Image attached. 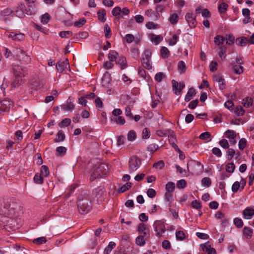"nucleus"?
Segmentation results:
<instances>
[{
  "label": "nucleus",
  "mask_w": 254,
  "mask_h": 254,
  "mask_svg": "<svg viewBox=\"0 0 254 254\" xmlns=\"http://www.w3.org/2000/svg\"><path fill=\"white\" fill-rule=\"evenodd\" d=\"M175 188V184L172 182L167 183L165 186L166 191L167 192H173Z\"/></svg>",
  "instance_id": "7c9ffc66"
},
{
  "label": "nucleus",
  "mask_w": 254,
  "mask_h": 254,
  "mask_svg": "<svg viewBox=\"0 0 254 254\" xmlns=\"http://www.w3.org/2000/svg\"><path fill=\"white\" fill-rule=\"evenodd\" d=\"M12 70L15 77H22L27 73L26 68L22 65L13 64Z\"/></svg>",
  "instance_id": "20e7f679"
},
{
  "label": "nucleus",
  "mask_w": 254,
  "mask_h": 254,
  "mask_svg": "<svg viewBox=\"0 0 254 254\" xmlns=\"http://www.w3.org/2000/svg\"><path fill=\"white\" fill-rule=\"evenodd\" d=\"M118 57L119 54L115 51H111L108 54V59L110 62L116 61Z\"/></svg>",
  "instance_id": "a878e982"
},
{
  "label": "nucleus",
  "mask_w": 254,
  "mask_h": 254,
  "mask_svg": "<svg viewBox=\"0 0 254 254\" xmlns=\"http://www.w3.org/2000/svg\"><path fill=\"white\" fill-rule=\"evenodd\" d=\"M220 145L225 149H228L229 145L227 139H223L219 141V142Z\"/></svg>",
  "instance_id": "0e129e2a"
},
{
  "label": "nucleus",
  "mask_w": 254,
  "mask_h": 254,
  "mask_svg": "<svg viewBox=\"0 0 254 254\" xmlns=\"http://www.w3.org/2000/svg\"><path fill=\"white\" fill-rule=\"evenodd\" d=\"M214 81L218 83V86L220 90H223L225 88V83L224 79L220 75H215L213 76Z\"/></svg>",
  "instance_id": "ddd939ff"
},
{
  "label": "nucleus",
  "mask_w": 254,
  "mask_h": 254,
  "mask_svg": "<svg viewBox=\"0 0 254 254\" xmlns=\"http://www.w3.org/2000/svg\"><path fill=\"white\" fill-rule=\"evenodd\" d=\"M141 165V160L137 156H133L129 161V171L130 173L136 171Z\"/></svg>",
  "instance_id": "39448f33"
},
{
  "label": "nucleus",
  "mask_w": 254,
  "mask_h": 254,
  "mask_svg": "<svg viewBox=\"0 0 254 254\" xmlns=\"http://www.w3.org/2000/svg\"><path fill=\"white\" fill-rule=\"evenodd\" d=\"M243 215L245 219H251L254 215V209L247 207L243 210Z\"/></svg>",
  "instance_id": "4468645a"
},
{
  "label": "nucleus",
  "mask_w": 254,
  "mask_h": 254,
  "mask_svg": "<svg viewBox=\"0 0 254 254\" xmlns=\"http://www.w3.org/2000/svg\"><path fill=\"white\" fill-rule=\"evenodd\" d=\"M7 218L5 216H1L0 215V225H3L4 226H8V225H14L13 224L15 222V220L13 219H10L8 221H7V222L6 224H5L6 219Z\"/></svg>",
  "instance_id": "4be33fe9"
},
{
  "label": "nucleus",
  "mask_w": 254,
  "mask_h": 254,
  "mask_svg": "<svg viewBox=\"0 0 254 254\" xmlns=\"http://www.w3.org/2000/svg\"><path fill=\"white\" fill-rule=\"evenodd\" d=\"M98 17L99 20L102 22L106 21V12L104 9H101L97 12Z\"/></svg>",
  "instance_id": "c85d7f7f"
},
{
  "label": "nucleus",
  "mask_w": 254,
  "mask_h": 254,
  "mask_svg": "<svg viewBox=\"0 0 254 254\" xmlns=\"http://www.w3.org/2000/svg\"><path fill=\"white\" fill-rule=\"evenodd\" d=\"M228 151L226 152L227 158L229 160H231L233 158L235 153V150L232 148L228 149Z\"/></svg>",
  "instance_id": "4d7b16f0"
},
{
  "label": "nucleus",
  "mask_w": 254,
  "mask_h": 254,
  "mask_svg": "<svg viewBox=\"0 0 254 254\" xmlns=\"http://www.w3.org/2000/svg\"><path fill=\"white\" fill-rule=\"evenodd\" d=\"M235 166L233 163H229L226 166V170L229 173L234 172Z\"/></svg>",
  "instance_id": "8fccbe9b"
},
{
  "label": "nucleus",
  "mask_w": 254,
  "mask_h": 254,
  "mask_svg": "<svg viewBox=\"0 0 254 254\" xmlns=\"http://www.w3.org/2000/svg\"><path fill=\"white\" fill-rule=\"evenodd\" d=\"M172 83L174 93L176 95H180L182 93V90L185 88V83L184 82H180L179 83L175 80H173Z\"/></svg>",
  "instance_id": "6e6552de"
},
{
  "label": "nucleus",
  "mask_w": 254,
  "mask_h": 254,
  "mask_svg": "<svg viewBox=\"0 0 254 254\" xmlns=\"http://www.w3.org/2000/svg\"><path fill=\"white\" fill-rule=\"evenodd\" d=\"M195 94H196V92H195V89L193 88H190L189 89L188 92L185 96V100L186 102H189V101H190L191 100V99L193 96H194Z\"/></svg>",
  "instance_id": "5701e85b"
},
{
  "label": "nucleus",
  "mask_w": 254,
  "mask_h": 254,
  "mask_svg": "<svg viewBox=\"0 0 254 254\" xmlns=\"http://www.w3.org/2000/svg\"><path fill=\"white\" fill-rule=\"evenodd\" d=\"M58 155H63L66 152V148L64 146H59L56 149Z\"/></svg>",
  "instance_id": "bf43d9fd"
},
{
  "label": "nucleus",
  "mask_w": 254,
  "mask_h": 254,
  "mask_svg": "<svg viewBox=\"0 0 254 254\" xmlns=\"http://www.w3.org/2000/svg\"><path fill=\"white\" fill-rule=\"evenodd\" d=\"M196 16L192 12H188L185 15V19L190 28H194L196 25Z\"/></svg>",
  "instance_id": "9d476101"
},
{
  "label": "nucleus",
  "mask_w": 254,
  "mask_h": 254,
  "mask_svg": "<svg viewBox=\"0 0 254 254\" xmlns=\"http://www.w3.org/2000/svg\"><path fill=\"white\" fill-rule=\"evenodd\" d=\"M176 237L177 240L183 241L185 239L186 235L182 231H178L176 232Z\"/></svg>",
  "instance_id": "79ce46f5"
},
{
  "label": "nucleus",
  "mask_w": 254,
  "mask_h": 254,
  "mask_svg": "<svg viewBox=\"0 0 254 254\" xmlns=\"http://www.w3.org/2000/svg\"><path fill=\"white\" fill-rule=\"evenodd\" d=\"M151 53L148 50H145L142 55L141 62L143 66L148 69L152 68L151 62L150 61Z\"/></svg>",
  "instance_id": "423d86ee"
},
{
  "label": "nucleus",
  "mask_w": 254,
  "mask_h": 254,
  "mask_svg": "<svg viewBox=\"0 0 254 254\" xmlns=\"http://www.w3.org/2000/svg\"><path fill=\"white\" fill-rule=\"evenodd\" d=\"M179 40V36L176 34L173 35L172 37L169 40V45L170 46L175 45Z\"/></svg>",
  "instance_id": "a18cd8bd"
},
{
  "label": "nucleus",
  "mask_w": 254,
  "mask_h": 254,
  "mask_svg": "<svg viewBox=\"0 0 254 254\" xmlns=\"http://www.w3.org/2000/svg\"><path fill=\"white\" fill-rule=\"evenodd\" d=\"M179 17L177 14L173 13L171 15L169 20L171 24H175L178 21Z\"/></svg>",
  "instance_id": "c03bdc74"
},
{
  "label": "nucleus",
  "mask_w": 254,
  "mask_h": 254,
  "mask_svg": "<svg viewBox=\"0 0 254 254\" xmlns=\"http://www.w3.org/2000/svg\"><path fill=\"white\" fill-rule=\"evenodd\" d=\"M137 232L139 235L149 237L150 235V230L149 228L143 223H140L137 227Z\"/></svg>",
  "instance_id": "1a4fd4ad"
},
{
  "label": "nucleus",
  "mask_w": 254,
  "mask_h": 254,
  "mask_svg": "<svg viewBox=\"0 0 254 254\" xmlns=\"http://www.w3.org/2000/svg\"><path fill=\"white\" fill-rule=\"evenodd\" d=\"M105 165L100 164L99 165L93 172L90 177V180L91 181H94L96 178L102 177L106 174V172L104 171Z\"/></svg>",
  "instance_id": "7ed1b4c3"
},
{
  "label": "nucleus",
  "mask_w": 254,
  "mask_h": 254,
  "mask_svg": "<svg viewBox=\"0 0 254 254\" xmlns=\"http://www.w3.org/2000/svg\"><path fill=\"white\" fill-rule=\"evenodd\" d=\"M201 183L203 186L209 187L211 184V181L209 178L205 177L202 179Z\"/></svg>",
  "instance_id": "603ef678"
},
{
  "label": "nucleus",
  "mask_w": 254,
  "mask_h": 254,
  "mask_svg": "<svg viewBox=\"0 0 254 254\" xmlns=\"http://www.w3.org/2000/svg\"><path fill=\"white\" fill-rule=\"evenodd\" d=\"M164 77L165 75L162 72H158L155 74L154 78L156 81L161 82Z\"/></svg>",
  "instance_id": "69168bd1"
},
{
  "label": "nucleus",
  "mask_w": 254,
  "mask_h": 254,
  "mask_svg": "<svg viewBox=\"0 0 254 254\" xmlns=\"http://www.w3.org/2000/svg\"><path fill=\"white\" fill-rule=\"evenodd\" d=\"M233 68L236 74H240L243 72V67L240 65H234L233 66Z\"/></svg>",
  "instance_id": "864d4df0"
},
{
  "label": "nucleus",
  "mask_w": 254,
  "mask_h": 254,
  "mask_svg": "<svg viewBox=\"0 0 254 254\" xmlns=\"http://www.w3.org/2000/svg\"><path fill=\"white\" fill-rule=\"evenodd\" d=\"M47 242V240L45 237H41L35 239L33 240V242L37 245H41Z\"/></svg>",
  "instance_id": "49530a36"
},
{
  "label": "nucleus",
  "mask_w": 254,
  "mask_h": 254,
  "mask_svg": "<svg viewBox=\"0 0 254 254\" xmlns=\"http://www.w3.org/2000/svg\"><path fill=\"white\" fill-rule=\"evenodd\" d=\"M68 64L66 62H59L56 65L57 70L60 72H63L64 69L66 67Z\"/></svg>",
  "instance_id": "393cba45"
},
{
  "label": "nucleus",
  "mask_w": 254,
  "mask_h": 254,
  "mask_svg": "<svg viewBox=\"0 0 254 254\" xmlns=\"http://www.w3.org/2000/svg\"><path fill=\"white\" fill-rule=\"evenodd\" d=\"M111 120L121 126L124 125L126 123L124 118L122 116L113 117Z\"/></svg>",
  "instance_id": "b1692460"
},
{
  "label": "nucleus",
  "mask_w": 254,
  "mask_h": 254,
  "mask_svg": "<svg viewBox=\"0 0 254 254\" xmlns=\"http://www.w3.org/2000/svg\"><path fill=\"white\" fill-rule=\"evenodd\" d=\"M13 106V102L10 99H5L0 100V116L8 112Z\"/></svg>",
  "instance_id": "f03ea898"
},
{
  "label": "nucleus",
  "mask_w": 254,
  "mask_h": 254,
  "mask_svg": "<svg viewBox=\"0 0 254 254\" xmlns=\"http://www.w3.org/2000/svg\"><path fill=\"white\" fill-rule=\"evenodd\" d=\"M191 205L193 208L196 209H199L202 207L200 203L196 200L192 201L191 203Z\"/></svg>",
  "instance_id": "338daca9"
},
{
  "label": "nucleus",
  "mask_w": 254,
  "mask_h": 254,
  "mask_svg": "<svg viewBox=\"0 0 254 254\" xmlns=\"http://www.w3.org/2000/svg\"><path fill=\"white\" fill-rule=\"evenodd\" d=\"M104 30L105 31V37L107 39L110 38L112 35L111 30L107 24H106L104 26Z\"/></svg>",
  "instance_id": "09e8293b"
},
{
  "label": "nucleus",
  "mask_w": 254,
  "mask_h": 254,
  "mask_svg": "<svg viewBox=\"0 0 254 254\" xmlns=\"http://www.w3.org/2000/svg\"><path fill=\"white\" fill-rule=\"evenodd\" d=\"M155 231L158 236H161L166 231L164 224L159 221H157L154 223Z\"/></svg>",
  "instance_id": "9b49d317"
},
{
  "label": "nucleus",
  "mask_w": 254,
  "mask_h": 254,
  "mask_svg": "<svg viewBox=\"0 0 254 254\" xmlns=\"http://www.w3.org/2000/svg\"><path fill=\"white\" fill-rule=\"evenodd\" d=\"M249 43H250L249 39L245 37L237 38L236 40V44L242 47L245 46Z\"/></svg>",
  "instance_id": "412c9836"
},
{
  "label": "nucleus",
  "mask_w": 254,
  "mask_h": 254,
  "mask_svg": "<svg viewBox=\"0 0 254 254\" xmlns=\"http://www.w3.org/2000/svg\"><path fill=\"white\" fill-rule=\"evenodd\" d=\"M253 234V230L249 227H245L243 229V235L247 239H250Z\"/></svg>",
  "instance_id": "a211bd4d"
},
{
  "label": "nucleus",
  "mask_w": 254,
  "mask_h": 254,
  "mask_svg": "<svg viewBox=\"0 0 254 254\" xmlns=\"http://www.w3.org/2000/svg\"><path fill=\"white\" fill-rule=\"evenodd\" d=\"M187 186V182L184 179H182L178 181L177 187L179 189H184Z\"/></svg>",
  "instance_id": "052dcab7"
},
{
  "label": "nucleus",
  "mask_w": 254,
  "mask_h": 254,
  "mask_svg": "<svg viewBox=\"0 0 254 254\" xmlns=\"http://www.w3.org/2000/svg\"><path fill=\"white\" fill-rule=\"evenodd\" d=\"M148 237L138 235L135 239V244L139 246H143L145 244V241Z\"/></svg>",
  "instance_id": "aec40b11"
},
{
  "label": "nucleus",
  "mask_w": 254,
  "mask_h": 254,
  "mask_svg": "<svg viewBox=\"0 0 254 254\" xmlns=\"http://www.w3.org/2000/svg\"><path fill=\"white\" fill-rule=\"evenodd\" d=\"M178 68L180 73H184L186 70V66L184 62L181 61L178 64Z\"/></svg>",
  "instance_id": "58836bf2"
},
{
  "label": "nucleus",
  "mask_w": 254,
  "mask_h": 254,
  "mask_svg": "<svg viewBox=\"0 0 254 254\" xmlns=\"http://www.w3.org/2000/svg\"><path fill=\"white\" fill-rule=\"evenodd\" d=\"M86 22V19L84 18L80 19L78 21L74 22V25L76 27H81Z\"/></svg>",
  "instance_id": "774afa93"
},
{
  "label": "nucleus",
  "mask_w": 254,
  "mask_h": 254,
  "mask_svg": "<svg viewBox=\"0 0 254 254\" xmlns=\"http://www.w3.org/2000/svg\"><path fill=\"white\" fill-rule=\"evenodd\" d=\"M246 184V181L242 179L240 182H235L232 186V191L234 192H237L239 189L243 190Z\"/></svg>",
  "instance_id": "f8f14e48"
},
{
  "label": "nucleus",
  "mask_w": 254,
  "mask_h": 254,
  "mask_svg": "<svg viewBox=\"0 0 254 254\" xmlns=\"http://www.w3.org/2000/svg\"><path fill=\"white\" fill-rule=\"evenodd\" d=\"M65 139V134L64 132L61 130H59L57 134V137L55 139V141L61 142L64 140Z\"/></svg>",
  "instance_id": "f704fd0d"
},
{
  "label": "nucleus",
  "mask_w": 254,
  "mask_h": 254,
  "mask_svg": "<svg viewBox=\"0 0 254 254\" xmlns=\"http://www.w3.org/2000/svg\"><path fill=\"white\" fill-rule=\"evenodd\" d=\"M8 37L11 38L15 41H21L24 39L25 35L24 34L21 33H14L13 32H11L9 34Z\"/></svg>",
  "instance_id": "6ab92c4d"
},
{
  "label": "nucleus",
  "mask_w": 254,
  "mask_h": 254,
  "mask_svg": "<svg viewBox=\"0 0 254 254\" xmlns=\"http://www.w3.org/2000/svg\"><path fill=\"white\" fill-rule=\"evenodd\" d=\"M161 56L164 58L166 59L169 57L170 52L167 48L165 47H162L160 51Z\"/></svg>",
  "instance_id": "4c0bfd02"
},
{
  "label": "nucleus",
  "mask_w": 254,
  "mask_h": 254,
  "mask_svg": "<svg viewBox=\"0 0 254 254\" xmlns=\"http://www.w3.org/2000/svg\"><path fill=\"white\" fill-rule=\"evenodd\" d=\"M91 200L88 195L82 196L78 201V208L80 213H87L91 208Z\"/></svg>",
  "instance_id": "f257e3e1"
},
{
  "label": "nucleus",
  "mask_w": 254,
  "mask_h": 254,
  "mask_svg": "<svg viewBox=\"0 0 254 254\" xmlns=\"http://www.w3.org/2000/svg\"><path fill=\"white\" fill-rule=\"evenodd\" d=\"M116 63L121 66L122 69H125L127 66L126 59L124 56H119Z\"/></svg>",
  "instance_id": "f3484780"
},
{
  "label": "nucleus",
  "mask_w": 254,
  "mask_h": 254,
  "mask_svg": "<svg viewBox=\"0 0 254 254\" xmlns=\"http://www.w3.org/2000/svg\"><path fill=\"white\" fill-rule=\"evenodd\" d=\"M34 182L37 184H42L43 183V177L41 174L36 173L33 178Z\"/></svg>",
  "instance_id": "cd10ccee"
},
{
  "label": "nucleus",
  "mask_w": 254,
  "mask_h": 254,
  "mask_svg": "<svg viewBox=\"0 0 254 254\" xmlns=\"http://www.w3.org/2000/svg\"><path fill=\"white\" fill-rule=\"evenodd\" d=\"M234 223L238 228H242L244 225L242 220L239 218H236L234 219Z\"/></svg>",
  "instance_id": "e2e57ef3"
},
{
  "label": "nucleus",
  "mask_w": 254,
  "mask_h": 254,
  "mask_svg": "<svg viewBox=\"0 0 254 254\" xmlns=\"http://www.w3.org/2000/svg\"><path fill=\"white\" fill-rule=\"evenodd\" d=\"M24 82V80L22 79V77H15V79L11 83V88L14 89L18 88L19 86L23 84Z\"/></svg>",
  "instance_id": "dca6fc26"
},
{
  "label": "nucleus",
  "mask_w": 254,
  "mask_h": 254,
  "mask_svg": "<svg viewBox=\"0 0 254 254\" xmlns=\"http://www.w3.org/2000/svg\"><path fill=\"white\" fill-rule=\"evenodd\" d=\"M225 134L227 138L229 139H233L234 138H236L237 136V134L236 132L231 129H228L227 131H225Z\"/></svg>",
  "instance_id": "473e14b6"
},
{
  "label": "nucleus",
  "mask_w": 254,
  "mask_h": 254,
  "mask_svg": "<svg viewBox=\"0 0 254 254\" xmlns=\"http://www.w3.org/2000/svg\"><path fill=\"white\" fill-rule=\"evenodd\" d=\"M228 7V5L225 2L220 3L218 7L219 12L221 14L225 13L227 10Z\"/></svg>",
  "instance_id": "72a5a7b5"
},
{
  "label": "nucleus",
  "mask_w": 254,
  "mask_h": 254,
  "mask_svg": "<svg viewBox=\"0 0 254 254\" xmlns=\"http://www.w3.org/2000/svg\"><path fill=\"white\" fill-rule=\"evenodd\" d=\"M59 35L62 38H68L72 36V33L70 31H62Z\"/></svg>",
  "instance_id": "5fc2aeb1"
},
{
  "label": "nucleus",
  "mask_w": 254,
  "mask_h": 254,
  "mask_svg": "<svg viewBox=\"0 0 254 254\" xmlns=\"http://www.w3.org/2000/svg\"><path fill=\"white\" fill-rule=\"evenodd\" d=\"M14 53L18 59L25 63H29L30 62V56L27 55L23 50L16 49L14 50Z\"/></svg>",
  "instance_id": "0eeeda50"
},
{
  "label": "nucleus",
  "mask_w": 254,
  "mask_h": 254,
  "mask_svg": "<svg viewBox=\"0 0 254 254\" xmlns=\"http://www.w3.org/2000/svg\"><path fill=\"white\" fill-rule=\"evenodd\" d=\"M136 137V134L135 132L133 130H131L128 131L127 133V140L129 141H132L134 140L135 139Z\"/></svg>",
  "instance_id": "ea45409f"
},
{
  "label": "nucleus",
  "mask_w": 254,
  "mask_h": 254,
  "mask_svg": "<svg viewBox=\"0 0 254 254\" xmlns=\"http://www.w3.org/2000/svg\"><path fill=\"white\" fill-rule=\"evenodd\" d=\"M74 108V105L71 102H68L66 104H64L61 106V108L64 111H70Z\"/></svg>",
  "instance_id": "e433bc0d"
},
{
  "label": "nucleus",
  "mask_w": 254,
  "mask_h": 254,
  "mask_svg": "<svg viewBox=\"0 0 254 254\" xmlns=\"http://www.w3.org/2000/svg\"><path fill=\"white\" fill-rule=\"evenodd\" d=\"M214 42L216 44L218 45H220L222 44L224 41V38L223 36H220V35H217L214 38Z\"/></svg>",
  "instance_id": "de8ad7c7"
},
{
  "label": "nucleus",
  "mask_w": 254,
  "mask_h": 254,
  "mask_svg": "<svg viewBox=\"0 0 254 254\" xmlns=\"http://www.w3.org/2000/svg\"><path fill=\"white\" fill-rule=\"evenodd\" d=\"M247 140L245 138H241L239 142V148L240 150H243L247 145Z\"/></svg>",
  "instance_id": "13d9d810"
},
{
  "label": "nucleus",
  "mask_w": 254,
  "mask_h": 254,
  "mask_svg": "<svg viewBox=\"0 0 254 254\" xmlns=\"http://www.w3.org/2000/svg\"><path fill=\"white\" fill-rule=\"evenodd\" d=\"M13 13V11L8 8L4 9L0 11V18L5 20L7 19L8 17L11 15Z\"/></svg>",
  "instance_id": "2eb2a0df"
},
{
  "label": "nucleus",
  "mask_w": 254,
  "mask_h": 254,
  "mask_svg": "<svg viewBox=\"0 0 254 254\" xmlns=\"http://www.w3.org/2000/svg\"><path fill=\"white\" fill-rule=\"evenodd\" d=\"M40 174H41V175L44 177H48L50 174L48 167L46 165L42 166L41 167Z\"/></svg>",
  "instance_id": "c9c22d12"
},
{
  "label": "nucleus",
  "mask_w": 254,
  "mask_h": 254,
  "mask_svg": "<svg viewBox=\"0 0 254 254\" xmlns=\"http://www.w3.org/2000/svg\"><path fill=\"white\" fill-rule=\"evenodd\" d=\"M116 244L114 242H110L108 246L105 248L104 252V254H109L113 249L116 247Z\"/></svg>",
  "instance_id": "c756f323"
},
{
  "label": "nucleus",
  "mask_w": 254,
  "mask_h": 254,
  "mask_svg": "<svg viewBox=\"0 0 254 254\" xmlns=\"http://www.w3.org/2000/svg\"><path fill=\"white\" fill-rule=\"evenodd\" d=\"M162 40L163 38L160 35L153 36L151 38L152 42L155 45L158 44Z\"/></svg>",
  "instance_id": "37998d69"
},
{
  "label": "nucleus",
  "mask_w": 254,
  "mask_h": 254,
  "mask_svg": "<svg viewBox=\"0 0 254 254\" xmlns=\"http://www.w3.org/2000/svg\"><path fill=\"white\" fill-rule=\"evenodd\" d=\"M131 187V183L127 182L121 187H120L118 190V192L119 193H123L127 190H129Z\"/></svg>",
  "instance_id": "2f4dec72"
},
{
  "label": "nucleus",
  "mask_w": 254,
  "mask_h": 254,
  "mask_svg": "<svg viewBox=\"0 0 254 254\" xmlns=\"http://www.w3.org/2000/svg\"><path fill=\"white\" fill-rule=\"evenodd\" d=\"M235 112L238 116H243L245 113L244 110L240 106L236 107Z\"/></svg>",
  "instance_id": "6e6d98bb"
},
{
  "label": "nucleus",
  "mask_w": 254,
  "mask_h": 254,
  "mask_svg": "<svg viewBox=\"0 0 254 254\" xmlns=\"http://www.w3.org/2000/svg\"><path fill=\"white\" fill-rule=\"evenodd\" d=\"M159 148V146L155 143L151 144L148 147V150L151 153H154Z\"/></svg>",
  "instance_id": "680f3d73"
},
{
  "label": "nucleus",
  "mask_w": 254,
  "mask_h": 254,
  "mask_svg": "<svg viewBox=\"0 0 254 254\" xmlns=\"http://www.w3.org/2000/svg\"><path fill=\"white\" fill-rule=\"evenodd\" d=\"M71 123L70 119L65 118L59 124V126L61 127H64L68 126Z\"/></svg>",
  "instance_id": "a19ab883"
},
{
  "label": "nucleus",
  "mask_w": 254,
  "mask_h": 254,
  "mask_svg": "<svg viewBox=\"0 0 254 254\" xmlns=\"http://www.w3.org/2000/svg\"><path fill=\"white\" fill-rule=\"evenodd\" d=\"M50 16L48 13H45L42 15L41 21L43 24L48 23L50 20Z\"/></svg>",
  "instance_id": "3c124183"
},
{
  "label": "nucleus",
  "mask_w": 254,
  "mask_h": 254,
  "mask_svg": "<svg viewBox=\"0 0 254 254\" xmlns=\"http://www.w3.org/2000/svg\"><path fill=\"white\" fill-rule=\"evenodd\" d=\"M253 100L251 98L246 97L242 101V104L245 108H249L253 105Z\"/></svg>",
  "instance_id": "bb28decb"
}]
</instances>
